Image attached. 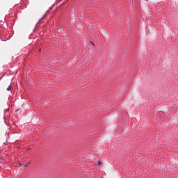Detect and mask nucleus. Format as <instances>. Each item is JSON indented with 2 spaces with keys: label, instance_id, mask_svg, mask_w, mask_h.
Instances as JSON below:
<instances>
[{
  "label": "nucleus",
  "instance_id": "nucleus-5",
  "mask_svg": "<svg viewBox=\"0 0 178 178\" xmlns=\"http://www.w3.org/2000/svg\"><path fill=\"white\" fill-rule=\"evenodd\" d=\"M42 19H44V17H42V19L40 20H42Z\"/></svg>",
  "mask_w": 178,
  "mask_h": 178
},
{
  "label": "nucleus",
  "instance_id": "nucleus-1",
  "mask_svg": "<svg viewBox=\"0 0 178 178\" xmlns=\"http://www.w3.org/2000/svg\"><path fill=\"white\" fill-rule=\"evenodd\" d=\"M10 90H12V86L10 85V86L7 88V91H10Z\"/></svg>",
  "mask_w": 178,
  "mask_h": 178
},
{
  "label": "nucleus",
  "instance_id": "nucleus-3",
  "mask_svg": "<svg viewBox=\"0 0 178 178\" xmlns=\"http://www.w3.org/2000/svg\"><path fill=\"white\" fill-rule=\"evenodd\" d=\"M98 165H102V163H101V161H99Z\"/></svg>",
  "mask_w": 178,
  "mask_h": 178
},
{
  "label": "nucleus",
  "instance_id": "nucleus-4",
  "mask_svg": "<svg viewBox=\"0 0 178 178\" xmlns=\"http://www.w3.org/2000/svg\"><path fill=\"white\" fill-rule=\"evenodd\" d=\"M19 165H20V166L23 165V164H22V163H19Z\"/></svg>",
  "mask_w": 178,
  "mask_h": 178
},
{
  "label": "nucleus",
  "instance_id": "nucleus-2",
  "mask_svg": "<svg viewBox=\"0 0 178 178\" xmlns=\"http://www.w3.org/2000/svg\"><path fill=\"white\" fill-rule=\"evenodd\" d=\"M29 165H30V162H29L28 163H26V164L25 165V168H27V166H29Z\"/></svg>",
  "mask_w": 178,
  "mask_h": 178
}]
</instances>
